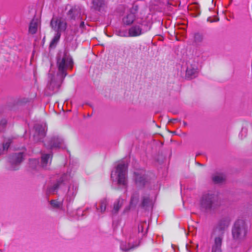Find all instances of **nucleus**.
<instances>
[{"label":"nucleus","mask_w":252,"mask_h":252,"mask_svg":"<svg viewBox=\"0 0 252 252\" xmlns=\"http://www.w3.org/2000/svg\"><path fill=\"white\" fill-rule=\"evenodd\" d=\"M57 65L58 69V75L64 78L67 75L66 71L72 69L73 62L72 58L66 51L60 52L57 57Z\"/></svg>","instance_id":"nucleus-1"},{"label":"nucleus","mask_w":252,"mask_h":252,"mask_svg":"<svg viewBox=\"0 0 252 252\" xmlns=\"http://www.w3.org/2000/svg\"><path fill=\"white\" fill-rule=\"evenodd\" d=\"M127 164L124 161H121L116 167L114 172L111 173V177H116V180L120 185L126 186L127 184Z\"/></svg>","instance_id":"nucleus-2"},{"label":"nucleus","mask_w":252,"mask_h":252,"mask_svg":"<svg viewBox=\"0 0 252 252\" xmlns=\"http://www.w3.org/2000/svg\"><path fill=\"white\" fill-rule=\"evenodd\" d=\"M200 206L206 211L214 209L218 205L217 196L212 193L204 194L200 201Z\"/></svg>","instance_id":"nucleus-3"},{"label":"nucleus","mask_w":252,"mask_h":252,"mask_svg":"<svg viewBox=\"0 0 252 252\" xmlns=\"http://www.w3.org/2000/svg\"><path fill=\"white\" fill-rule=\"evenodd\" d=\"M233 238L236 240L244 238L247 233L246 224L244 220H238L234 224L232 230Z\"/></svg>","instance_id":"nucleus-4"},{"label":"nucleus","mask_w":252,"mask_h":252,"mask_svg":"<svg viewBox=\"0 0 252 252\" xmlns=\"http://www.w3.org/2000/svg\"><path fill=\"white\" fill-rule=\"evenodd\" d=\"M51 28L56 32H63L67 27L65 20L62 17H53L50 22Z\"/></svg>","instance_id":"nucleus-5"},{"label":"nucleus","mask_w":252,"mask_h":252,"mask_svg":"<svg viewBox=\"0 0 252 252\" xmlns=\"http://www.w3.org/2000/svg\"><path fill=\"white\" fill-rule=\"evenodd\" d=\"M123 23L124 25L128 26L132 23L143 24L144 21L142 18L136 17L134 13L129 12L123 18Z\"/></svg>","instance_id":"nucleus-6"},{"label":"nucleus","mask_w":252,"mask_h":252,"mask_svg":"<svg viewBox=\"0 0 252 252\" xmlns=\"http://www.w3.org/2000/svg\"><path fill=\"white\" fill-rule=\"evenodd\" d=\"M134 174L135 183L138 187H143L147 183L148 179L144 170H138L134 172Z\"/></svg>","instance_id":"nucleus-7"},{"label":"nucleus","mask_w":252,"mask_h":252,"mask_svg":"<svg viewBox=\"0 0 252 252\" xmlns=\"http://www.w3.org/2000/svg\"><path fill=\"white\" fill-rule=\"evenodd\" d=\"M24 159V153H19L13 154L10 158V163L11 165V170H16V167L19 165Z\"/></svg>","instance_id":"nucleus-8"},{"label":"nucleus","mask_w":252,"mask_h":252,"mask_svg":"<svg viewBox=\"0 0 252 252\" xmlns=\"http://www.w3.org/2000/svg\"><path fill=\"white\" fill-rule=\"evenodd\" d=\"M45 128L46 126L45 125H36L35 126V133L33 138L35 141H40L45 136Z\"/></svg>","instance_id":"nucleus-9"},{"label":"nucleus","mask_w":252,"mask_h":252,"mask_svg":"<svg viewBox=\"0 0 252 252\" xmlns=\"http://www.w3.org/2000/svg\"><path fill=\"white\" fill-rule=\"evenodd\" d=\"M230 221L229 217H224L220 219L215 229V231H219L222 233L223 231L229 226Z\"/></svg>","instance_id":"nucleus-10"},{"label":"nucleus","mask_w":252,"mask_h":252,"mask_svg":"<svg viewBox=\"0 0 252 252\" xmlns=\"http://www.w3.org/2000/svg\"><path fill=\"white\" fill-rule=\"evenodd\" d=\"M198 73V69L195 63L189 64L186 70V76L189 79L196 77Z\"/></svg>","instance_id":"nucleus-11"},{"label":"nucleus","mask_w":252,"mask_h":252,"mask_svg":"<svg viewBox=\"0 0 252 252\" xmlns=\"http://www.w3.org/2000/svg\"><path fill=\"white\" fill-rule=\"evenodd\" d=\"M142 25L135 24V25L131 27L128 30L129 36L135 37L142 34L141 26Z\"/></svg>","instance_id":"nucleus-12"},{"label":"nucleus","mask_w":252,"mask_h":252,"mask_svg":"<svg viewBox=\"0 0 252 252\" xmlns=\"http://www.w3.org/2000/svg\"><path fill=\"white\" fill-rule=\"evenodd\" d=\"M49 146L51 149L63 148L64 147L63 140L59 136L54 137L50 141Z\"/></svg>","instance_id":"nucleus-13"},{"label":"nucleus","mask_w":252,"mask_h":252,"mask_svg":"<svg viewBox=\"0 0 252 252\" xmlns=\"http://www.w3.org/2000/svg\"><path fill=\"white\" fill-rule=\"evenodd\" d=\"M81 13V8L79 6H75L68 11L67 15L71 19L75 20L80 18Z\"/></svg>","instance_id":"nucleus-14"},{"label":"nucleus","mask_w":252,"mask_h":252,"mask_svg":"<svg viewBox=\"0 0 252 252\" xmlns=\"http://www.w3.org/2000/svg\"><path fill=\"white\" fill-rule=\"evenodd\" d=\"M67 177V175H64L59 181L57 182L56 183L50 187L48 189L49 192L53 194L55 193L59 187L64 184V182H65V179H66Z\"/></svg>","instance_id":"nucleus-15"},{"label":"nucleus","mask_w":252,"mask_h":252,"mask_svg":"<svg viewBox=\"0 0 252 252\" xmlns=\"http://www.w3.org/2000/svg\"><path fill=\"white\" fill-rule=\"evenodd\" d=\"M221 242L222 238L221 237L219 236L215 238V244L212 247V252H221Z\"/></svg>","instance_id":"nucleus-16"},{"label":"nucleus","mask_w":252,"mask_h":252,"mask_svg":"<svg viewBox=\"0 0 252 252\" xmlns=\"http://www.w3.org/2000/svg\"><path fill=\"white\" fill-rule=\"evenodd\" d=\"M93 7L96 10L100 11L105 5L104 0H93Z\"/></svg>","instance_id":"nucleus-17"},{"label":"nucleus","mask_w":252,"mask_h":252,"mask_svg":"<svg viewBox=\"0 0 252 252\" xmlns=\"http://www.w3.org/2000/svg\"><path fill=\"white\" fill-rule=\"evenodd\" d=\"M148 224L146 221H141L138 225V231L141 233V236L144 235L147 232Z\"/></svg>","instance_id":"nucleus-18"},{"label":"nucleus","mask_w":252,"mask_h":252,"mask_svg":"<svg viewBox=\"0 0 252 252\" xmlns=\"http://www.w3.org/2000/svg\"><path fill=\"white\" fill-rule=\"evenodd\" d=\"M38 24L37 19H33L31 22L29 28V32L31 34H33L36 32Z\"/></svg>","instance_id":"nucleus-19"},{"label":"nucleus","mask_w":252,"mask_h":252,"mask_svg":"<svg viewBox=\"0 0 252 252\" xmlns=\"http://www.w3.org/2000/svg\"><path fill=\"white\" fill-rule=\"evenodd\" d=\"M52 156L50 154H42L41 156V165L44 168L46 167L48 163H51Z\"/></svg>","instance_id":"nucleus-20"},{"label":"nucleus","mask_w":252,"mask_h":252,"mask_svg":"<svg viewBox=\"0 0 252 252\" xmlns=\"http://www.w3.org/2000/svg\"><path fill=\"white\" fill-rule=\"evenodd\" d=\"M125 200L123 199L119 198L118 200L114 203L113 209L112 210V213L113 214H116L119 211V209L123 206Z\"/></svg>","instance_id":"nucleus-21"},{"label":"nucleus","mask_w":252,"mask_h":252,"mask_svg":"<svg viewBox=\"0 0 252 252\" xmlns=\"http://www.w3.org/2000/svg\"><path fill=\"white\" fill-rule=\"evenodd\" d=\"M225 180V177L223 174L218 173L213 177V181L216 184L223 183Z\"/></svg>","instance_id":"nucleus-22"},{"label":"nucleus","mask_w":252,"mask_h":252,"mask_svg":"<svg viewBox=\"0 0 252 252\" xmlns=\"http://www.w3.org/2000/svg\"><path fill=\"white\" fill-rule=\"evenodd\" d=\"M61 33L60 32H56L54 36L53 37V39H52L50 44V46L51 47H54L57 43L59 42L60 38L61 37Z\"/></svg>","instance_id":"nucleus-23"},{"label":"nucleus","mask_w":252,"mask_h":252,"mask_svg":"<svg viewBox=\"0 0 252 252\" xmlns=\"http://www.w3.org/2000/svg\"><path fill=\"white\" fill-rule=\"evenodd\" d=\"M50 204L55 209H62L63 201H58L57 200H52L50 201Z\"/></svg>","instance_id":"nucleus-24"},{"label":"nucleus","mask_w":252,"mask_h":252,"mask_svg":"<svg viewBox=\"0 0 252 252\" xmlns=\"http://www.w3.org/2000/svg\"><path fill=\"white\" fill-rule=\"evenodd\" d=\"M107 204V200L105 199H102L100 202L99 208L96 207V209L101 213H103L105 211Z\"/></svg>","instance_id":"nucleus-25"},{"label":"nucleus","mask_w":252,"mask_h":252,"mask_svg":"<svg viewBox=\"0 0 252 252\" xmlns=\"http://www.w3.org/2000/svg\"><path fill=\"white\" fill-rule=\"evenodd\" d=\"M139 194L137 193H135L132 194L131 197L130 205L132 207L135 206L138 202Z\"/></svg>","instance_id":"nucleus-26"},{"label":"nucleus","mask_w":252,"mask_h":252,"mask_svg":"<svg viewBox=\"0 0 252 252\" xmlns=\"http://www.w3.org/2000/svg\"><path fill=\"white\" fill-rule=\"evenodd\" d=\"M152 204V200L149 196H145L142 198V205L143 207H147Z\"/></svg>","instance_id":"nucleus-27"},{"label":"nucleus","mask_w":252,"mask_h":252,"mask_svg":"<svg viewBox=\"0 0 252 252\" xmlns=\"http://www.w3.org/2000/svg\"><path fill=\"white\" fill-rule=\"evenodd\" d=\"M133 248V247L131 246L130 244L126 243H122L121 244V249L125 252H127L129 250Z\"/></svg>","instance_id":"nucleus-28"},{"label":"nucleus","mask_w":252,"mask_h":252,"mask_svg":"<svg viewBox=\"0 0 252 252\" xmlns=\"http://www.w3.org/2000/svg\"><path fill=\"white\" fill-rule=\"evenodd\" d=\"M203 39V36L201 34L197 33L194 35V40L196 42H201Z\"/></svg>","instance_id":"nucleus-29"},{"label":"nucleus","mask_w":252,"mask_h":252,"mask_svg":"<svg viewBox=\"0 0 252 252\" xmlns=\"http://www.w3.org/2000/svg\"><path fill=\"white\" fill-rule=\"evenodd\" d=\"M11 143V140L10 139H8L4 141L3 144V150H7L9 148L10 144Z\"/></svg>","instance_id":"nucleus-30"},{"label":"nucleus","mask_w":252,"mask_h":252,"mask_svg":"<svg viewBox=\"0 0 252 252\" xmlns=\"http://www.w3.org/2000/svg\"><path fill=\"white\" fill-rule=\"evenodd\" d=\"M119 36L122 37H130L129 35V32H127L126 31H120L118 33Z\"/></svg>","instance_id":"nucleus-31"},{"label":"nucleus","mask_w":252,"mask_h":252,"mask_svg":"<svg viewBox=\"0 0 252 252\" xmlns=\"http://www.w3.org/2000/svg\"><path fill=\"white\" fill-rule=\"evenodd\" d=\"M193 7H194V8H196V13H195V14H194V16L197 17V16H199L200 13V10H199L198 7V5H196V4H194L193 6H190L189 7V9H191Z\"/></svg>","instance_id":"nucleus-32"},{"label":"nucleus","mask_w":252,"mask_h":252,"mask_svg":"<svg viewBox=\"0 0 252 252\" xmlns=\"http://www.w3.org/2000/svg\"><path fill=\"white\" fill-rule=\"evenodd\" d=\"M138 9V6L136 4H133L132 7L130 10L129 12H133L135 14V13L137 11Z\"/></svg>","instance_id":"nucleus-33"},{"label":"nucleus","mask_w":252,"mask_h":252,"mask_svg":"<svg viewBox=\"0 0 252 252\" xmlns=\"http://www.w3.org/2000/svg\"><path fill=\"white\" fill-rule=\"evenodd\" d=\"M36 163H38V160H37L36 159H32L30 160V164L32 167H33V168L34 167L33 164H36Z\"/></svg>","instance_id":"nucleus-34"},{"label":"nucleus","mask_w":252,"mask_h":252,"mask_svg":"<svg viewBox=\"0 0 252 252\" xmlns=\"http://www.w3.org/2000/svg\"><path fill=\"white\" fill-rule=\"evenodd\" d=\"M7 123V121L5 119H2L0 122V126H4Z\"/></svg>","instance_id":"nucleus-35"},{"label":"nucleus","mask_w":252,"mask_h":252,"mask_svg":"<svg viewBox=\"0 0 252 252\" xmlns=\"http://www.w3.org/2000/svg\"><path fill=\"white\" fill-rule=\"evenodd\" d=\"M84 22H81L80 24V27L81 28H83L84 27Z\"/></svg>","instance_id":"nucleus-36"},{"label":"nucleus","mask_w":252,"mask_h":252,"mask_svg":"<svg viewBox=\"0 0 252 252\" xmlns=\"http://www.w3.org/2000/svg\"><path fill=\"white\" fill-rule=\"evenodd\" d=\"M2 154V151H0V155Z\"/></svg>","instance_id":"nucleus-37"}]
</instances>
